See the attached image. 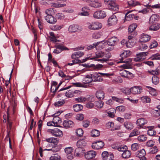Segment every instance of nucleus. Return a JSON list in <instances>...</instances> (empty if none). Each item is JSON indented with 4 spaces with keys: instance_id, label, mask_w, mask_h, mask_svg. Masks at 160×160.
Listing matches in <instances>:
<instances>
[{
    "instance_id": "f257e3e1",
    "label": "nucleus",
    "mask_w": 160,
    "mask_h": 160,
    "mask_svg": "<svg viewBox=\"0 0 160 160\" xmlns=\"http://www.w3.org/2000/svg\"><path fill=\"white\" fill-rule=\"evenodd\" d=\"M130 55V51H124L122 53L120 54L121 58L120 59V61L118 62V63L123 62L125 64L121 65L120 68H122L124 69L131 68H132V60L131 59H128L127 60H124L125 58Z\"/></svg>"
},
{
    "instance_id": "f03ea898",
    "label": "nucleus",
    "mask_w": 160,
    "mask_h": 160,
    "mask_svg": "<svg viewBox=\"0 0 160 160\" xmlns=\"http://www.w3.org/2000/svg\"><path fill=\"white\" fill-rule=\"evenodd\" d=\"M104 2L108 5V7L111 10L113 11H118V6L114 0H104Z\"/></svg>"
},
{
    "instance_id": "7ed1b4c3",
    "label": "nucleus",
    "mask_w": 160,
    "mask_h": 160,
    "mask_svg": "<svg viewBox=\"0 0 160 160\" xmlns=\"http://www.w3.org/2000/svg\"><path fill=\"white\" fill-rule=\"evenodd\" d=\"M48 132L52 135L55 137L60 138L63 136L62 132L57 128L49 129Z\"/></svg>"
},
{
    "instance_id": "20e7f679",
    "label": "nucleus",
    "mask_w": 160,
    "mask_h": 160,
    "mask_svg": "<svg viewBox=\"0 0 160 160\" xmlns=\"http://www.w3.org/2000/svg\"><path fill=\"white\" fill-rule=\"evenodd\" d=\"M102 27L101 23L96 22H92L88 26V28L91 30H98L101 29Z\"/></svg>"
},
{
    "instance_id": "39448f33",
    "label": "nucleus",
    "mask_w": 160,
    "mask_h": 160,
    "mask_svg": "<svg viewBox=\"0 0 160 160\" xmlns=\"http://www.w3.org/2000/svg\"><path fill=\"white\" fill-rule=\"evenodd\" d=\"M119 41V39L117 37L113 36L108 38L106 41L105 43L107 44L108 46H114L118 43Z\"/></svg>"
},
{
    "instance_id": "423d86ee",
    "label": "nucleus",
    "mask_w": 160,
    "mask_h": 160,
    "mask_svg": "<svg viewBox=\"0 0 160 160\" xmlns=\"http://www.w3.org/2000/svg\"><path fill=\"white\" fill-rule=\"evenodd\" d=\"M106 16V12L102 10L96 11L93 14V17L96 19H102L105 17Z\"/></svg>"
},
{
    "instance_id": "0eeeda50",
    "label": "nucleus",
    "mask_w": 160,
    "mask_h": 160,
    "mask_svg": "<svg viewBox=\"0 0 160 160\" xmlns=\"http://www.w3.org/2000/svg\"><path fill=\"white\" fill-rule=\"evenodd\" d=\"M82 27L79 25L73 24L70 25L68 28V31L71 33H74L78 31H81Z\"/></svg>"
},
{
    "instance_id": "6e6552de",
    "label": "nucleus",
    "mask_w": 160,
    "mask_h": 160,
    "mask_svg": "<svg viewBox=\"0 0 160 160\" xmlns=\"http://www.w3.org/2000/svg\"><path fill=\"white\" fill-rule=\"evenodd\" d=\"M108 56H111V53L109 52H103L102 51H98L95 53V57L94 58H92L91 59H92L96 58H98L102 57H107Z\"/></svg>"
},
{
    "instance_id": "1a4fd4ad",
    "label": "nucleus",
    "mask_w": 160,
    "mask_h": 160,
    "mask_svg": "<svg viewBox=\"0 0 160 160\" xmlns=\"http://www.w3.org/2000/svg\"><path fill=\"white\" fill-rule=\"evenodd\" d=\"M148 54V52H143L137 54L136 57L134 58V61L135 62L142 61L146 58V56Z\"/></svg>"
},
{
    "instance_id": "9d476101",
    "label": "nucleus",
    "mask_w": 160,
    "mask_h": 160,
    "mask_svg": "<svg viewBox=\"0 0 160 160\" xmlns=\"http://www.w3.org/2000/svg\"><path fill=\"white\" fill-rule=\"evenodd\" d=\"M104 146V143L102 141H98L93 143L92 145V148L95 149L102 148Z\"/></svg>"
},
{
    "instance_id": "9b49d317",
    "label": "nucleus",
    "mask_w": 160,
    "mask_h": 160,
    "mask_svg": "<svg viewBox=\"0 0 160 160\" xmlns=\"http://www.w3.org/2000/svg\"><path fill=\"white\" fill-rule=\"evenodd\" d=\"M120 74L122 77L129 79H132L134 77L132 73L125 70L120 71Z\"/></svg>"
},
{
    "instance_id": "f8f14e48",
    "label": "nucleus",
    "mask_w": 160,
    "mask_h": 160,
    "mask_svg": "<svg viewBox=\"0 0 160 160\" xmlns=\"http://www.w3.org/2000/svg\"><path fill=\"white\" fill-rule=\"evenodd\" d=\"M131 93L136 95L140 93L142 91V88L139 86H135L130 88Z\"/></svg>"
},
{
    "instance_id": "ddd939ff",
    "label": "nucleus",
    "mask_w": 160,
    "mask_h": 160,
    "mask_svg": "<svg viewBox=\"0 0 160 160\" xmlns=\"http://www.w3.org/2000/svg\"><path fill=\"white\" fill-rule=\"evenodd\" d=\"M146 152L144 149L138 151L136 153V156L140 158V160H146Z\"/></svg>"
},
{
    "instance_id": "4468645a",
    "label": "nucleus",
    "mask_w": 160,
    "mask_h": 160,
    "mask_svg": "<svg viewBox=\"0 0 160 160\" xmlns=\"http://www.w3.org/2000/svg\"><path fill=\"white\" fill-rule=\"evenodd\" d=\"M102 160H112L114 158L113 155L109 154L107 151L103 152L102 154Z\"/></svg>"
},
{
    "instance_id": "2eb2a0df",
    "label": "nucleus",
    "mask_w": 160,
    "mask_h": 160,
    "mask_svg": "<svg viewBox=\"0 0 160 160\" xmlns=\"http://www.w3.org/2000/svg\"><path fill=\"white\" fill-rule=\"evenodd\" d=\"M63 126L66 128H68L73 127L74 125V123L71 120L67 119L64 120L63 122Z\"/></svg>"
},
{
    "instance_id": "dca6fc26",
    "label": "nucleus",
    "mask_w": 160,
    "mask_h": 160,
    "mask_svg": "<svg viewBox=\"0 0 160 160\" xmlns=\"http://www.w3.org/2000/svg\"><path fill=\"white\" fill-rule=\"evenodd\" d=\"M96 155V152L92 150L87 152L84 155L85 158L88 160L92 159L95 157Z\"/></svg>"
},
{
    "instance_id": "f3484780",
    "label": "nucleus",
    "mask_w": 160,
    "mask_h": 160,
    "mask_svg": "<svg viewBox=\"0 0 160 160\" xmlns=\"http://www.w3.org/2000/svg\"><path fill=\"white\" fill-rule=\"evenodd\" d=\"M99 73L96 72L93 74H90L91 78L92 79V81L100 82L102 81V79L99 75V74H100Z\"/></svg>"
},
{
    "instance_id": "a211bd4d",
    "label": "nucleus",
    "mask_w": 160,
    "mask_h": 160,
    "mask_svg": "<svg viewBox=\"0 0 160 160\" xmlns=\"http://www.w3.org/2000/svg\"><path fill=\"white\" fill-rule=\"evenodd\" d=\"M118 20L114 15L111 16L108 19V23L109 26L113 25L117 23Z\"/></svg>"
},
{
    "instance_id": "6ab92c4d",
    "label": "nucleus",
    "mask_w": 160,
    "mask_h": 160,
    "mask_svg": "<svg viewBox=\"0 0 160 160\" xmlns=\"http://www.w3.org/2000/svg\"><path fill=\"white\" fill-rule=\"evenodd\" d=\"M150 39V36L148 34L142 33L140 36L139 42H146L149 41Z\"/></svg>"
},
{
    "instance_id": "aec40b11",
    "label": "nucleus",
    "mask_w": 160,
    "mask_h": 160,
    "mask_svg": "<svg viewBox=\"0 0 160 160\" xmlns=\"http://www.w3.org/2000/svg\"><path fill=\"white\" fill-rule=\"evenodd\" d=\"M95 97L92 96H90L88 98V101L86 105L87 108H92L94 106V104L92 102L95 100Z\"/></svg>"
},
{
    "instance_id": "412c9836",
    "label": "nucleus",
    "mask_w": 160,
    "mask_h": 160,
    "mask_svg": "<svg viewBox=\"0 0 160 160\" xmlns=\"http://www.w3.org/2000/svg\"><path fill=\"white\" fill-rule=\"evenodd\" d=\"M45 19L47 22L50 24H54L57 22L56 19L52 15L46 16Z\"/></svg>"
},
{
    "instance_id": "4be33fe9",
    "label": "nucleus",
    "mask_w": 160,
    "mask_h": 160,
    "mask_svg": "<svg viewBox=\"0 0 160 160\" xmlns=\"http://www.w3.org/2000/svg\"><path fill=\"white\" fill-rule=\"evenodd\" d=\"M89 6L94 8H99L102 6L100 2L98 0H93L89 4Z\"/></svg>"
},
{
    "instance_id": "5701e85b",
    "label": "nucleus",
    "mask_w": 160,
    "mask_h": 160,
    "mask_svg": "<svg viewBox=\"0 0 160 160\" xmlns=\"http://www.w3.org/2000/svg\"><path fill=\"white\" fill-rule=\"evenodd\" d=\"M147 123V121L145 120L143 118L138 119L136 122V124L139 127L138 128H142L143 125Z\"/></svg>"
},
{
    "instance_id": "b1692460",
    "label": "nucleus",
    "mask_w": 160,
    "mask_h": 160,
    "mask_svg": "<svg viewBox=\"0 0 160 160\" xmlns=\"http://www.w3.org/2000/svg\"><path fill=\"white\" fill-rule=\"evenodd\" d=\"M154 126H151L147 127V128H148V135L152 136L156 134V132L154 129Z\"/></svg>"
},
{
    "instance_id": "393cba45",
    "label": "nucleus",
    "mask_w": 160,
    "mask_h": 160,
    "mask_svg": "<svg viewBox=\"0 0 160 160\" xmlns=\"http://www.w3.org/2000/svg\"><path fill=\"white\" fill-rule=\"evenodd\" d=\"M90 9L88 7L85 6L83 7L82 9V12H80V15L84 16H88L89 15Z\"/></svg>"
},
{
    "instance_id": "a878e982",
    "label": "nucleus",
    "mask_w": 160,
    "mask_h": 160,
    "mask_svg": "<svg viewBox=\"0 0 160 160\" xmlns=\"http://www.w3.org/2000/svg\"><path fill=\"white\" fill-rule=\"evenodd\" d=\"M84 55V53L81 51L74 52L71 55V58L72 59H78Z\"/></svg>"
},
{
    "instance_id": "bb28decb",
    "label": "nucleus",
    "mask_w": 160,
    "mask_h": 160,
    "mask_svg": "<svg viewBox=\"0 0 160 160\" xmlns=\"http://www.w3.org/2000/svg\"><path fill=\"white\" fill-rule=\"evenodd\" d=\"M105 93L102 90H99L96 92V96L98 99L101 100L104 98Z\"/></svg>"
},
{
    "instance_id": "cd10ccee",
    "label": "nucleus",
    "mask_w": 160,
    "mask_h": 160,
    "mask_svg": "<svg viewBox=\"0 0 160 160\" xmlns=\"http://www.w3.org/2000/svg\"><path fill=\"white\" fill-rule=\"evenodd\" d=\"M59 141L58 138L53 137H51L45 139V141L49 143H53L55 145L57 144Z\"/></svg>"
},
{
    "instance_id": "c85d7f7f",
    "label": "nucleus",
    "mask_w": 160,
    "mask_h": 160,
    "mask_svg": "<svg viewBox=\"0 0 160 160\" xmlns=\"http://www.w3.org/2000/svg\"><path fill=\"white\" fill-rule=\"evenodd\" d=\"M124 127L128 130H130L133 129L134 126L132 122L129 121H126L124 123Z\"/></svg>"
},
{
    "instance_id": "c756f323",
    "label": "nucleus",
    "mask_w": 160,
    "mask_h": 160,
    "mask_svg": "<svg viewBox=\"0 0 160 160\" xmlns=\"http://www.w3.org/2000/svg\"><path fill=\"white\" fill-rule=\"evenodd\" d=\"M86 142L84 139H80L77 143V146L78 148H83L86 145Z\"/></svg>"
},
{
    "instance_id": "7c9ffc66",
    "label": "nucleus",
    "mask_w": 160,
    "mask_h": 160,
    "mask_svg": "<svg viewBox=\"0 0 160 160\" xmlns=\"http://www.w3.org/2000/svg\"><path fill=\"white\" fill-rule=\"evenodd\" d=\"M159 19V16L156 14H152L150 18V22L152 23L156 22Z\"/></svg>"
},
{
    "instance_id": "2f4dec72",
    "label": "nucleus",
    "mask_w": 160,
    "mask_h": 160,
    "mask_svg": "<svg viewBox=\"0 0 160 160\" xmlns=\"http://www.w3.org/2000/svg\"><path fill=\"white\" fill-rule=\"evenodd\" d=\"M131 155V151L126 149L122 154V156L123 158L127 159L130 158Z\"/></svg>"
},
{
    "instance_id": "473e14b6",
    "label": "nucleus",
    "mask_w": 160,
    "mask_h": 160,
    "mask_svg": "<svg viewBox=\"0 0 160 160\" xmlns=\"http://www.w3.org/2000/svg\"><path fill=\"white\" fill-rule=\"evenodd\" d=\"M54 47L60 50L61 52L63 50H69L67 48L64 46L62 44H56L55 45Z\"/></svg>"
},
{
    "instance_id": "72a5a7b5",
    "label": "nucleus",
    "mask_w": 160,
    "mask_h": 160,
    "mask_svg": "<svg viewBox=\"0 0 160 160\" xmlns=\"http://www.w3.org/2000/svg\"><path fill=\"white\" fill-rule=\"evenodd\" d=\"M140 133V132L138 129L135 128L131 132L129 135V137H133L135 136H138Z\"/></svg>"
},
{
    "instance_id": "f704fd0d",
    "label": "nucleus",
    "mask_w": 160,
    "mask_h": 160,
    "mask_svg": "<svg viewBox=\"0 0 160 160\" xmlns=\"http://www.w3.org/2000/svg\"><path fill=\"white\" fill-rule=\"evenodd\" d=\"M92 81V79L91 78V77L90 74L86 75L83 80V82L84 83H89Z\"/></svg>"
},
{
    "instance_id": "c9c22d12",
    "label": "nucleus",
    "mask_w": 160,
    "mask_h": 160,
    "mask_svg": "<svg viewBox=\"0 0 160 160\" xmlns=\"http://www.w3.org/2000/svg\"><path fill=\"white\" fill-rule=\"evenodd\" d=\"M160 28V25L159 24H154L151 25L149 28L150 30L155 31L158 30Z\"/></svg>"
},
{
    "instance_id": "e433bc0d",
    "label": "nucleus",
    "mask_w": 160,
    "mask_h": 160,
    "mask_svg": "<svg viewBox=\"0 0 160 160\" xmlns=\"http://www.w3.org/2000/svg\"><path fill=\"white\" fill-rule=\"evenodd\" d=\"M49 34L50 36L48 38L51 41L56 42L58 41L53 32H50Z\"/></svg>"
},
{
    "instance_id": "4c0bfd02",
    "label": "nucleus",
    "mask_w": 160,
    "mask_h": 160,
    "mask_svg": "<svg viewBox=\"0 0 160 160\" xmlns=\"http://www.w3.org/2000/svg\"><path fill=\"white\" fill-rule=\"evenodd\" d=\"M147 88L149 89L150 94L152 96H156L157 95V93L155 89L149 86H147Z\"/></svg>"
},
{
    "instance_id": "58836bf2",
    "label": "nucleus",
    "mask_w": 160,
    "mask_h": 160,
    "mask_svg": "<svg viewBox=\"0 0 160 160\" xmlns=\"http://www.w3.org/2000/svg\"><path fill=\"white\" fill-rule=\"evenodd\" d=\"M130 11L127 13L125 15V19L127 21H130L132 20L134 17V15L133 14H130Z\"/></svg>"
},
{
    "instance_id": "ea45409f",
    "label": "nucleus",
    "mask_w": 160,
    "mask_h": 160,
    "mask_svg": "<svg viewBox=\"0 0 160 160\" xmlns=\"http://www.w3.org/2000/svg\"><path fill=\"white\" fill-rule=\"evenodd\" d=\"M45 13L46 16L53 15L55 14L54 9L50 8L46 9L45 11Z\"/></svg>"
},
{
    "instance_id": "a19ab883",
    "label": "nucleus",
    "mask_w": 160,
    "mask_h": 160,
    "mask_svg": "<svg viewBox=\"0 0 160 160\" xmlns=\"http://www.w3.org/2000/svg\"><path fill=\"white\" fill-rule=\"evenodd\" d=\"M83 107V106L80 104L74 105L73 106V110L76 112H78L82 110Z\"/></svg>"
},
{
    "instance_id": "79ce46f5",
    "label": "nucleus",
    "mask_w": 160,
    "mask_h": 160,
    "mask_svg": "<svg viewBox=\"0 0 160 160\" xmlns=\"http://www.w3.org/2000/svg\"><path fill=\"white\" fill-rule=\"evenodd\" d=\"M49 160H61V158L59 155L55 154L50 157Z\"/></svg>"
},
{
    "instance_id": "37998d69",
    "label": "nucleus",
    "mask_w": 160,
    "mask_h": 160,
    "mask_svg": "<svg viewBox=\"0 0 160 160\" xmlns=\"http://www.w3.org/2000/svg\"><path fill=\"white\" fill-rule=\"evenodd\" d=\"M2 152H1V160H4L6 158V154L5 153V149L4 146L2 145Z\"/></svg>"
},
{
    "instance_id": "c03bdc74",
    "label": "nucleus",
    "mask_w": 160,
    "mask_h": 160,
    "mask_svg": "<svg viewBox=\"0 0 160 160\" xmlns=\"http://www.w3.org/2000/svg\"><path fill=\"white\" fill-rule=\"evenodd\" d=\"M141 100L142 102L146 103H149L151 101L150 98L147 96H143L141 97Z\"/></svg>"
},
{
    "instance_id": "a18cd8bd",
    "label": "nucleus",
    "mask_w": 160,
    "mask_h": 160,
    "mask_svg": "<svg viewBox=\"0 0 160 160\" xmlns=\"http://www.w3.org/2000/svg\"><path fill=\"white\" fill-rule=\"evenodd\" d=\"M100 134L99 131L96 129L92 130L91 132V135L93 137H97L99 136Z\"/></svg>"
},
{
    "instance_id": "49530a36",
    "label": "nucleus",
    "mask_w": 160,
    "mask_h": 160,
    "mask_svg": "<svg viewBox=\"0 0 160 160\" xmlns=\"http://www.w3.org/2000/svg\"><path fill=\"white\" fill-rule=\"evenodd\" d=\"M137 25L136 24H132L129 27L128 32L129 33H131L135 30L137 27Z\"/></svg>"
},
{
    "instance_id": "de8ad7c7",
    "label": "nucleus",
    "mask_w": 160,
    "mask_h": 160,
    "mask_svg": "<svg viewBox=\"0 0 160 160\" xmlns=\"http://www.w3.org/2000/svg\"><path fill=\"white\" fill-rule=\"evenodd\" d=\"M147 139V137L144 135H140L137 138L138 140L141 142H143L145 141Z\"/></svg>"
},
{
    "instance_id": "09e8293b",
    "label": "nucleus",
    "mask_w": 160,
    "mask_h": 160,
    "mask_svg": "<svg viewBox=\"0 0 160 160\" xmlns=\"http://www.w3.org/2000/svg\"><path fill=\"white\" fill-rule=\"evenodd\" d=\"M159 80L158 77L157 76L154 75L152 78V83L155 85H157L159 82Z\"/></svg>"
},
{
    "instance_id": "8fccbe9b",
    "label": "nucleus",
    "mask_w": 160,
    "mask_h": 160,
    "mask_svg": "<svg viewBox=\"0 0 160 160\" xmlns=\"http://www.w3.org/2000/svg\"><path fill=\"white\" fill-rule=\"evenodd\" d=\"M94 106L98 108H102L103 105V102L102 101H96L94 102Z\"/></svg>"
},
{
    "instance_id": "3c124183",
    "label": "nucleus",
    "mask_w": 160,
    "mask_h": 160,
    "mask_svg": "<svg viewBox=\"0 0 160 160\" xmlns=\"http://www.w3.org/2000/svg\"><path fill=\"white\" fill-rule=\"evenodd\" d=\"M65 95L67 98H72L74 96V92L73 91L69 90L65 92Z\"/></svg>"
},
{
    "instance_id": "603ef678",
    "label": "nucleus",
    "mask_w": 160,
    "mask_h": 160,
    "mask_svg": "<svg viewBox=\"0 0 160 160\" xmlns=\"http://www.w3.org/2000/svg\"><path fill=\"white\" fill-rule=\"evenodd\" d=\"M128 4L130 7L135 6L136 5H138L139 3L138 2H135L132 0H130L127 2Z\"/></svg>"
},
{
    "instance_id": "864d4df0",
    "label": "nucleus",
    "mask_w": 160,
    "mask_h": 160,
    "mask_svg": "<svg viewBox=\"0 0 160 160\" xmlns=\"http://www.w3.org/2000/svg\"><path fill=\"white\" fill-rule=\"evenodd\" d=\"M135 44L134 40L130 39L127 42V47L128 48H131Z\"/></svg>"
},
{
    "instance_id": "5fc2aeb1",
    "label": "nucleus",
    "mask_w": 160,
    "mask_h": 160,
    "mask_svg": "<svg viewBox=\"0 0 160 160\" xmlns=\"http://www.w3.org/2000/svg\"><path fill=\"white\" fill-rule=\"evenodd\" d=\"M114 111H116L115 109L113 108H111L110 110L107 112V113L108 114V116L111 118H113L114 117V112H112Z\"/></svg>"
},
{
    "instance_id": "6e6d98bb",
    "label": "nucleus",
    "mask_w": 160,
    "mask_h": 160,
    "mask_svg": "<svg viewBox=\"0 0 160 160\" xmlns=\"http://www.w3.org/2000/svg\"><path fill=\"white\" fill-rule=\"evenodd\" d=\"M65 103L64 100L62 101H59L58 102H56L54 103V105L55 107H59Z\"/></svg>"
},
{
    "instance_id": "4d7b16f0",
    "label": "nucleus",
    "mask_w": 160,
    "mask_h": 160,
    "mask_svg": "<svg viewBox=\"0 0 160 160\" xmlns=\"http://www.w3.org/2000/svg\"><path fill=\"white\" fill-rule=\"evenodd\" d=\"M53 122L57 125L61 122L60 118L58 117H55L53 119Z\"/></svg>"
},
{
    "instance_id": "13d9d810",
    "label": "nucleus",
    "mask_w": 160,
    "mask_h": 160,
    "mask_svg": "<svg viewBox=\"0 0 160 160\" xmlns=\"http://www.w3.org/2000/svg\"><path fill=\"white\" fill-rule=\"evenodd\" d=\"M76 132L77 136L81 137L83 135V131L82 129L79 128L76 130Z\"/></svg>"
},
{
    "instance_id": "bf43d9fd",
    "label": "nucleus",
    "mask_w": 160,
    "mask_h": 160,
    "mask_svg": "<svg viewBox=\"0 0 160 160\" xmlns=\"http://www.w3.org/2000/svg\"><path fill=\"white\" fill-rule=\"evenodd\" d=\"M53 7L55 8L63 7L66 6L65 4H61L58 3H54L53 4Z\"/></svg>"
},
{
    "instance_id": "052dcab7",
    "label": "nucleus",
    "mask_w": 160,
    "mask_h": 160,
    "mask_svg": "<svg viewBox=\"0 0 160 160\" xmlns=\"http://www.w3.org/2000/svg\"><path fill=\"white\" fill-rule=\"evenodd\" d=\"M73 149L72 147H68L65 148L64 150L65 153L67 154L72 153L73 151Z\"/></svg>"
},
{
    "instance_id": "680f3d73",
    "label": "nucleus",
    "mask_w": 160,
    "mask_h": 160,
    "mask_svg": "<svg viewBox=\"0 0 160 160\" xmlns=\"http://www.w3.org/2000/svg\"><path fill=\"white\" fill-rule=\"evenodd\" d=\"M158 151V149L157 147L155 146L150 149V152L152 154H155Z\"/></svg>"
},
{
    "instance_id": "e2e57ef3",
    "label": "nucleus",
    "mask_w": 160,
    "mask_h": 160,
    "mask_svg": "<svg viewBox=\"0 0 160 160\" xmlns=\"http://www.w3.org/2000/svg\"><path fill=\"white\" fill-rule=\"evenodd\" d=\"M151 58L152 60H160V54L157 53L153 55L151 57Z\"/></svg>"
},
{
    "instance_id": "0e129e2a",
    "label": "nucleus",
    "mask_w": 160,
    "mask_h": 160,
    "mask_svg": "<svg viewBox=\"0 0 160 160\" xmlns=\"http://www.w3.org/2000/svg\"><path fill=\"white\" fill-rule=\"evenodd\" d=\"M56 17L58 19H63L65 18L64 14L61 12H59L56 14Z\"/></svg>"
},
{
    "instance_id": "69168bd1",
    "label": "nucleus",
    "mask_w": 160,
    "mask_h": 160,
    "mask_svg": "<svg viewBox=\"0 0 160 160\" xmlns=\"http://www.w3.org/2000/svg\"><path fill=\"white\" fill-rule=\"evenodd\" d=\"M85 150L82 148H78L75 149V152L77 153H79L81 154L85 153Z\"/></svg>"
},
{
    "instance_id": "338daca9",
    "label": "nucleus",
    "mask_w": 160,
    "mask_h": 160,
    "mask_svg": "<svg viewBox=\"0 0 160 160\" xmlns=\"http://www.w3.org/2000/svg\"><path fill=\"white\" fill-rule=\"evenodd\" d=\"M148 46L145 44L141 43L139 45V49L141 50H144L148 48Z\"/></svg>"
},
{
    "instance_id": "774afa93",
    "label": "nucleus",
    "mask_w": 160,
    "mask_h": 160,
    "mask_svg": "<svg viewBox=\"0 0 160 160\" xmlns=\"http://www.w3.org/2000/svg\"><path fill=\"white\" fill-rule=\"evenodd\" d=\"M131 148L132 150L135 151L139 148L138 144L137 143H134L132 144Z\"/></svg>"
}]
</instances>
